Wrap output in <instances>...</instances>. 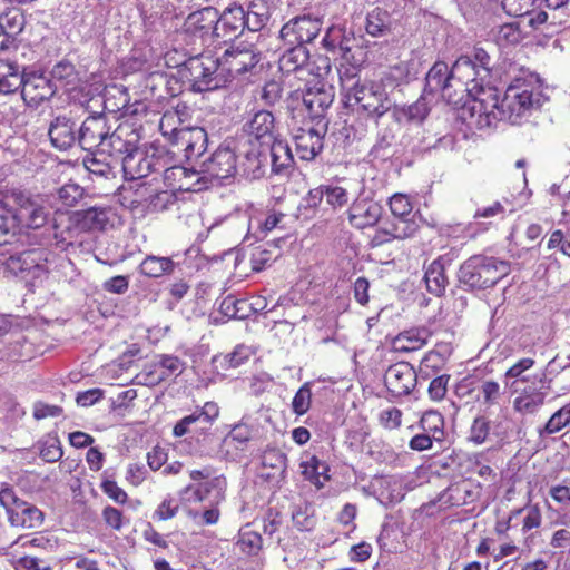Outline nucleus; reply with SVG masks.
I'll use <instances>...</instances> for the list:
<instances>
[{
	"mask_svg": "<svg viewBox=\"0 0 570 570\" xmlns=\"http://www.w3.org/2000/svg\"><path fill=\"white\" fill-rule=\"evenodd\" d=\"M454 94L466 92L472 97L469 107L471 124L483 129L489 124L488 110L495 107V88L490 86L491 57L483 48H474L471 55L461 56L452 66Z\"/></svg>",
	"mask_w": 570,
	"mask_h": 570,
	"instance_id": "nucleus-1",
	"label": "nucleus"
},
{
	"mask_svg": "<svg viewBox=\"0 0 570 570\" xmlns=\"http://www.w3.org/2000/svg\"><path fill=\"white\" fill-rule=\"evenodd\" d=\"M547 99L538 76L529 73L515 78L508 86L502 99L499 98L495 89V107L488 110L489 116L491 115L493 118L489 119L485 128L493 126L499 120L519 124L532 110L539 109Z\"/></svg>",
	"mask_w": 570,
	"mask_h": 570,
	"instance_id": "nucleus-2",
	"label": "nucleus"
},
{
	"mask_svg": "<svg viewBox=\"0 0 570 570\" xmlns=\"http://www.w3.org/2000/svg\"><path fill=\"white\" fill-rule=\"evenodd\" d=\"M510 264L493 256L474 255L468 258L459 269V281L473 289L494 286L509 275Z\"/></svg>",
	"mask_w": 570,
	"mask_h": 570,
	"instance_id": "nucleus-3",
	"label": "nucleus"
},
{
	"mask_svg": "<svg viewBox=\"0 0 570 570\" xmlns=\"http://www.w3.org/2000/svg\"><path fill=\"white\" fill-rule=\"evenodd\" d=\"M390 210L396 218L390 227H380L373 237V243L381 245L390 242L391 239H405L413 237L417 229L419 224L416 220L409 216L412 213L413 206L410 197L405 194H394L389 202Z\"/></svg>",
	"mask_w": 570,
	"mask_h": 570,
	"instance_id": "nucleus-4",
	"label": "nucleus"
},
{
	"mask_svg": "<svg viewBox=\"0 0 570 570\" xmlns=\"http://www.w3.org/2000/svg\"><path fill=\"white\" fill-rule=\"evenodd\" d=\"M186 78L197 92L218 89L227 82L220 70L218 58L209 53L191 57L186 62Z\"/></svg>",
	"mask_w": 570,
	"mask_h": 570,
	"instance_id": "nucleus-5",
	"label": "nucleus"
},
{
	"mask_svg": "<svg viewBox=\"0 0 570 570\" xmlns=\"http://www.w3.org/2000/svg\"><path fill=\"white\" fill-rule=\"evenodd\" d=\"M99 151L109 156L121 157L124 170L131 175L144 177L150 170V161L145 159L142 153L136 150L131 142L124 139V129L121 128L108 134Z\"/></svg>",
	"mask_w": 570,
	"mask_h": 570,
	"instance_id": "nucleus-6",
	"label": "nucleus"
},
{
	"mask_svg": "<svg viewBox=\"0 0 570 570\" xmlns=\"http://www.w3.org/2000/svg\"><path fill=\"white\" fill-rule=\"evenodd\" d=\"M0 505L6 509L12 527L36 529L41 527L45 521L43 512L36 505L18 498L9 485H4L0 490Z\"/></svg>",
	"mask_w": 570,
	"mask_h": 570,
	"instance_id": "nucleus-7",
	"label": "nucleus"
},
{
	"mask_svg": "<svg viewBox=\"0 0 570 570\" xmlns=\"http://www.w3.org/2000/svg\"><path fill=\"white\" fill-rule=\"evenodd\" d=\"M353 97L362 110L377 118L386 114L393 105L384 86L375 81L356 82L353 87Z\"/></svg>",
	"mask_w": 570,
	"mask_h": 570,
	"instance_id": "nucleus-8",
	"label": "nucleus"
},
{
	"mask_svg": "<svg viewBox=\"0 0 570 570\" xmlns=\"http://www.w3.org/2000/svg\"><path fill=\"white\" fill-rule=\"evenodd\" d=\"M185 363L177 356L160 354L155 361L145 365L135 376L137 384L145 386H156L161 382L176 377L183 373Z\"/></svg>",
	"mask_w": 570,
	"mask_h": 570,
	"instance_id": "nucleus-9",
	"label": "nucleus"
},
{
	"mask_svg": "<svg viewBox=\"0 0 570 570\" xmlns=\"http://www.w3.org/2000/svg\"><path fill=\"white\" fill-rule=\"evenodd\" d=\"M12 197L17 206L13 217L17 219L18 227L21 225L28 228H40L46 224L48 210L42 198L21 191L13 193Z\"/></svg>",
	"mask_w": 570,
	"mask_h": 570,
	"instance_id": "nucleus-10",
	"label": "nucleus"
},
{
	"mask_svg": "<svg viewBox=\"0 0 570 570\" xmlns=\"http://www.w3.org/2000/svg\"><path fill=\"white\" fill-rule=\"evenodd\" d=\"M322 29V21L309 14L297 16L281 29V38L287 45L303 46L314 40Z\"/></svg>",
	"mask_w": 570,
	"mask_h": 570,
	"instance_id": "nucleus-11",
	"label": "nucleus"
},
{
	"mask_svg": "<svg viewBox=\"0 0 570 570\" xmlns=\"http://www.w3.org/2000/svg\"><path fill=\"white\" fill-rule=\"evenodd\" d=\"M220 70L228 77H235L254 68L257 62V56L252 48L239 45L227 49L224 55L218 58Z\"/></svg>",
	"mask_w": 570,
	"mask_h": 570,
	"instance_id": "nucleus-12",
	"label": "nucleus"
},
{
	"mask_svg": "<svg viewBox=\"0 0 570 570\" xmlns=\"http://www.w3.org/2000/svg\"><path fill=\"white\" fill-rule=\"evenodd\" d=\"M111 128L108 118L104 114L87 117L78 128V142L85 150H92L102 147L106 137Z\"/></svg>",
	"mask_w": 570,
	"mask_h": 570,
	"instance_id": "nucleus-13",
	"label": "nucleus"
},
{
	"mask_svg": "<svg viewBox=\"0 0 570 570\" xmlns=\"http://www.w3.org/2000/svg\"><path fill=\"white\" fill-rule=\"evenodd\" d=\"M416 372L406 362L391 365L384 374V383L393 396L409 395L416 385Z\"/></svg>",
	"mask_w": 570,
	"mask_h": 570,
	"instance_id": "nucleus-14",
	"label": "nucleus"
},
{
	"mask_svg": "<svg viewBox=\"0 0 570 570\" xmlns=\"http://www.w3.org/2000/svg\"><path fill=\"white\" fill-rule=\"evenodd\" d=\"M42 261V253L38 249H31L10 255L4 264L7 269L14 275H31L32 278H41L47 272Z\"/></svg>",
	"mask_w": 570,
	"mask_h": 570,
	"instance_id": "nucleus-15",
	"label": "nucleus"
},
{
	"mask_svg": "<svg viewBox=\"0 0 570 570\" xmlns=\"http://www.w3.org/2000/svg\"><path fill=\"white\" fill-rule=\"evenodd\" d=\"M56 92L52 81L42 73L31 72L26 76L21 96L27 105L38 107Z\"/></svg>",
	"mask_w": 570,
	"mask_h": 570,
	"instance_id": "nucleus-16",
	"label": "nucleus"
},
{
	"mask_svg": "<svg viewBox=\"0 0 570 570\" xmlns=\"http://www.w3.org/2000/svg\"><path fill=\"white\" fill-rule=\"evenodd\" d=\"M425 90L431 94H441L449 102H456L452 70L443 61H436L425 77Z\"/></svg>",
	"mask_w": 570,
	"mask_h": 570,
	"instance_id": "nucleus-17",
	"label": "nucleus"
},
{
	"mask_svg": "<svg viewBox=\"0 0 570 570\" xmlns=\"http://www.w3.org/2000/svg\"><path fill=\"white\" fill-rule=\"evenodd\" d=\"M207 132L200 127H184L178 134L173 145L184 153L188 159H196L202 156L207 148Z\"/></svg>",
	"mask_w": 570,
	"mask_h": 570,
	"instance_id": "nucleus-18",
	"label": "nucleus"
},
{
	"mask_svg": "<svg viewBox=\"0 0 570 570\" xmlns=\"http://www.w3.org/2000/svg\"><path fill=\"white\" fill-rule=\"evenodd\" d=\"M275 130V119L272 112L267 110L257 111L253 118L245 125V131L249 137V144L257 142L261 147L269 146Z\"/></svg>",
	"mask_w": 570,
	"mask_h": 570,
	"instance_id": "nucleus-19",
	"label": "nucleus"
},
{
	"mask_svg": "<svg viewBox=\"0 0 570 570\" xmlns=\"http://www.w3.org/2000/svg\"><path fill=\"white\" fill-rule=\"evenodd\" d=\"M219 416V406L217 403L206 402L200 409H196L191 414L180 419L174 426L173 434L177 438L191 432V426L202 424L203 429L210 428Z\"/></svg>",
	"mask_w": 570,
	"mask_h": 570,
	"instance_id": "nucleus-20",
	"label": "nucleus"
},
{
	"mask_svg": "<svg viewBox=\"0 0 570 570\" xmlns=\"http://www.w3.org/2000/svg\"><path fill=\"white\" fill-rule=\"evenodd\" d=\"M480 497V484L469 479L450 484L441 494V501L451 507H462L475 502Z\"/></svg>",
	"mask_w": 570,
	"mask_h": 570,
	"instance_id": "nucleus-21",
	"label": "nucleus"
},
{
	"mask_svg": "<svg viewBox=\"0 0 570 570\" xmlns=\"http://www.w3.org/2000/svg\"><path fill=\"white\" fill-rule=\"evenodd\" d=\"M382 206L373 200L361 199L352 204L348 209L350 224L358 229L375 226L382 217Z\"/></svg>",
	"mask_w": 570,
	"mask_h": 570,
	"instance_id": "nucleus-22",
	"label": "nucleus"
},
{
	"mask_svg": "<svg viewBox=\"0 0 570 570\" xmlns=\"http://www.w3.org/2000/svg\"><path fill=\"white\" fill-rule=\"evenodd\" d=\"M217 22V10L206 7L188 16L186 21L187 31L199 37L203 42L216 38L215 24Z\"/></svg>",
	"mask_w": 570,
	"mask_h": 570,
	"instance_id": "nucleus-23",
	"label": "nucleus"
},
{
	"mask_svg": "<svg viewBox=\"0 0 570 570\" xmlns=\"http://www.w3.org/2000/svg\"><path fill=\"white\" fill-rule=\"evenodd\" d=\"M245 27V12L240 6L226 8L215 24L216 38L232 39L239 35Z\"/></svg>",
	"mask_w": 570,
	"mask_h": 570,
	"instance_id": "nucleus-24",
	"label": "nucleus"
},
{
	"mask_svg": "<svg viewBox=\"0 0 570 570\" xmlns=\"http://www.w3.org/2000/svg\"><path fill=\"white\" fill-rule=\"evenodd\" d=\"M250 440V431L246 425H235L223 439L219 454L227 461H237L242 458Z\"/></svg>",
	"mask_w": 570,
	"mask_h": 570,
	"instance_id": "nucleus-25",
	"label": "nucleus"
},
{
	"mask_svg": "<svg viewBox=\"0 0 570 570\" xmlns=\"http://www.w3.org/2000/svg\"><path fill=\"white\" fill-rule=\"evenodd\" d=\"M293 139L295 150L302 160L314 159L323 149V136L314 128H298Z\"/></svg>",
	"mask_w": 570,
	"mask_h": 570,
	"instance_id": "nucleus-26",
	"label": "nucleus"
},
{
	"mask_svg": "<svg viewBox=\"0 0 570 570\" xmlns=\"http://www.w3.org/2000/svg\"><path fill=\"white\" fill-rule=\"evenodd\" d=\"M48 134L51 144L60 150H66L78 141L77 124L66 116L57 117L51 122Z\"/></svg>",
	"mask_w": 570,
	"mask_h": 570,
	"instance_id": "nucleus-27",
	"label": "nucleus"
},
{
	"mask_svg": "<svg viewBox=\"0 0 570 570\" xmlns=\"http://www.w3.org/2000/svg\"><path fill=\"white\" fill-rule=\"evenodd\" d=\"M236 155L229 148H219L204 163V171L216 179H225L236 171Z\"/></svg>",
	"mask_w": 570,
	"mask_h": 570,
	"instance_id": "nucleus-28",
	"label": "nucleus"
},
{
	"mask_svg": "<svg viewBox=\"0 0 570 570\" xmlns=\"http://www.w3.org/2000/svg\"><path fill=\"white\" fill-rule=\"evenodd\" d=\"M114 213L108 207H90L75 213L77 226L82 230H105L112 225Z\"/></svg>",
	"mask_w": 570,
	"mask_h": 570,
	"instance_id": "nucleus-29",
	"label": "nucleus"
},
{
	"mask_svg": "<svg viewBox=\"0 0 570 570\" xmlns=\"http://www.w3.org/2000/svg\"><path fill=\"white\" fill-rule=\"evenodd\" d=\"M334 89L322 82L308 88L303 95V102L313 117H321L333 104Z\"/></svg>",
	"mask_w": 570,
	"mask_h": 570,
	"instance_id": "nucleus-30",
	"label": "nucleus"
},
{
	"mask_svg": "<svg viewBox=\"0 0 570 570\" xmlns=\"http://www.w3.org/2000/svg\"><path fill=\"white\" fill-rule=\"evenodd\" d=\"M432 336L428 327H412L399 333L392 341V347L396 352H414L424 347Z\"/></svg>",
	"mask_w": 570,
	"mask_h": 570,
	"instance_id": "nucleus-31",
	"label": "nucleus"
},
{
	"mask_svg": "<svg viewBox=\"0 0 570 570\" xmlns=\"http://www.w3.org/2000/svg\"><path fill=\"white\" fill-rule=\"evenodd\" d=\"M26 76L19 65L7 59H0V92L10 95L22 89Z\"/></svg>",
	"mask_w": 570,
	"mask_h": 570,
	"instance_id": "nucleus-32",
	"label": "nucleus"
},
{
	"mask_svg": "<svg viewBox=\"0 0 570 570\" xmlns=\"http://www.w3.org/2000/svg\"><path fill=\"white\" fill-rule=\"evenodd\" d=\"M426 288L431 294L441 296L448 284V276L445 275V267L441 258L434 259L425 272Z\"/></svg>",
	"mask_w": 570,
	"mask_h": 570,
	"instance_id": "nucleus-33",
	"label": "nucleus"
},
{
	"mask_svg": "<svg viewBox=\"0 0 570 570\" xmlns=\"http://www.w3.org/2000/svg\"><path fill=\"white\" fill-rule=\"evenodd\" d=\"M264 147L271 153L274 173H281L293 164L292 149L286 141L274 138L269 146Z\"/></svg>",
	"mask_w": 570,
	"mask_h": 570,
	"instance_id": "nucleus-34",
	"label": "nucleus"
},
{
	"mask_svg": "<svg viewBox=\"0 0 570 570\" xmlns=\"http://www.w3.org/2000/svg\"><path fill=\"white\" fill-rule=\"evenodd\" d=\"M429 111L428 102L422 97L407 107H395L393 117L397 122H422L429 115Z\"/></svg>",
	"mask_w": 570,
	"mask_h": 570,
	"instance_id": "nucleus-35",
	"label": "nucleus"
},
{
	"mask_svg": "<svg viewBox=\"0 0 570 570\" xmlns=\"http://www.w3.org/2000/svg\"><path fill=\"white\" fill-rule=\"evenodd\" d=\"M151 197L150 188L144 184H139L135 189L132 187L122 189L120 193V203L129 209H136L140 206L150 205L153 203Z\"/></svg>",
	"mask_w": 570,
	"mask_h": 570,
	"instance_id": "nucleus-36",
	"label": "nucleus"
},
{
	"mask_svg": "<svg viewBox=\"0 0 570 570\" xmlns=\"http://www.w3.org/2000/svg\"><path fill=\"white\" fill-rule=\"evenodd\" d=\"M279 59L281 69L285 72H295L301 70L308 61V51L304 46L291 45Z\"/></svg>",
	"mask_w": 570,
	"mask_h": 570,
	"instance_id": "nucleus-37",
	"label": "nucleus"
},
{
	"mask_svg": "<svg viewBox=\"0 0 570 570\" xmlns=\"http://www.w3.org/2000/svg\"><path fill=\"white\" fill-rule=\"evenodd\" d=\"M544 400V392L524 390L519 396L514 399L513 407L519 413L533 414L543 405Z\"/></svg>",
	"mask_w": 570,
	"mask_h": 570,
	"instance_id": "nucleus-38",
	"label": "nucleus"
},
{
	"mask_svg": "<svg viewBox=\"0 0 570 570\" xmlns=\"http://www.w3.org/2000/svg\"><path fill=\"white\" fill-rule=\"evenodd\" d=\"M285 215L282 213L269 212L264 219L255 218L249 220V232L254 229L255 239H264L269 232L278 227Z\"/></svg>",
	"mask_w": 570,
	"mask_h": 570,
	"instance_id": "nucleus-39",
	"label": "nucleus"
},
{
	"mask_svg": "<svg viewBox=\"0 0 570 570\" xmlns=\"http://www.w3.org/2000/svg\"><path fill=\"white\" fill-rule=\"evenodd\" d=\"M299 468L304 478L318 488L323 485L321 476H324V480L328 479L325 474L327 465L315 455L307 456L306 460L301 461Z\"/></svg>",
	"mask_w": 570,
	"mask_h": 570,
	"instance_id": "nucleus-40",
	"label": "nucleus"
},
{
	"mask_svg": "<svg viewBox=\"0 0 570 570\" xmlns=\"http://www.w3.org/2000/svg\"><path fill=\"white\" fill-rule=\"evenodd\" d=\"M139 268L148 277H160L173 271L174 262L169 257L147 256Z\"/></svg>",
	"mask_w": 570,
	"mask_h": 570,
	"instance_id": "nucleus-41",
	"label": "nucleus"
},
{
	"mask_svg": "<svg viewBox=\"0 0 570 570\" xmlns=\"http://www.w3.org/2000/svg\"><path fill=\"white\" fill-rule=\"evenodd\" d=\"M421 429L441 443L444 439V419L436 411H426L420 420Z\"/></svg>",
	"mask_w": 570,
	"mask_h": 570,
	"instance_id": "nucleus-42",
	"label": "nucleus"
},
{
	"mask_svg": "<svg viewBox=\"0 0 570 570\" xmlns=\"http://www.w3.org/2000/svg\"><path fill=\"white\" fill-rule=\"evenodd\" d=\"M181 116L183 112L176 108L165 111L160 118L159 130L171 144L176 139V134L184 128L180 126Z\"/></svg>",
	"mask_w": 570,
	"mask_h": 570,
	"instance_id": "nucleus-43",
	"label": "nucleus"
},
{
	"mask_svg": "<svg viewBox=\"0 0 570 570\" xmlns=\"http://www.w3.org/2000/svg\"><path fill=\"white\" fill-rule=\"evenodd\" d=\"M244 156L245 163H243V166L245 174L252 175L253 177L262 175V168L266 161L265 147L253 146L244 153Z\"/></svg>",
	"mask_w": 570,
	"mask_h": 570,
	"instance_id": "nucleus-44",
	"label": "nucleus"
},
{
	"mask_svg": "<svg viewBox=\"0 0 570 570\" xmlns=\"http://www.w3.org/2000/svg\"><path fill=\"white\" fill-rule=\"evenodd\" d=\"M450 354L451 347L449 344H438L432 351L424 355L421 365L423 368L438 371L443 367Z\"/></svg>",
	"mask_w": 570,
	"mask_h": 570,
	"instance_id": "nucleus-45",
	"label": "nucleus"
},
{
	"mask_svg": "<svg viewBox=\"0 0 570 570\" xmlns=\"http://www.w3.org/2000/svg\"><path fill=\"white\" fill-rule=\"evenodd\" d=\"M523 33L518 23H504L494 30V40L500 47L513 46L519 43Z\"/></svg>",
	"mask_w": 570,
	"mask_h": 570,
	"instance_id": "nucleus-46",
	"label": "nucleus"
},
{
	"mask_svg": "<svg viewBox=\"0 0 570 570\" xmlns=\"http://www.w3.org/2000/svg\"><path fill=\"white\" fill-rule=\"evenodd\" d=\"M501 395V386L493 380L482 381L478 386L476 399L488 407L498 404Z\"/></svg>",
	"mask_w": 570,
	"mask_h": 570,
	"instance_id": "nucleus-47",
	"label": "nucleus"
},
{
	"mask_svg": "<svg viewBox=\"0 0 570 570\" xmlns=\"http://www.w3.org/2000/svg\"><path fill=\"white\" fill-rule=\"evenodd\" d=\"M387 13L381 9L372 10L366 18V32L372 37H381L387 31Z\"/></svg>",
	"mask_w": 570,
	"mask_h": 570,
	"instance_id": "nucleus-48",
	"label": "nucleus"
},
{
	"mask_svg": "<svg viewBox=\"0 0 570 570\" xmlns=\"http://www.w3.org/2000/svg\"><path fill=\"white\" fill-rule=\"evenodd\" d=\"M570 423V407L563 406L560 410H558L549 419V421L546 423V425L539 430L540 436L543 434H553L559 431H561L564 426H567Z\"/></svg>",
	"mask_w": 570,
	"mask_h": 570,
	"instance_id": "nucleus-49",
	"label": "nucleus"
},
{
	"mask_svg": "<svg viewBox=\"0 0 570 570\" xmlns=\"http://www.w3.org/2000/svg\"><path fill=\"white\" fill-rule=\"evenodd\" d=\"M51 76L55 80L60 81L63 86L75 85L78 80L75 66L68 61L58 62L52 68Z\"/></svg>",
	"mask_w": 570,
	"mask_h": 570,
	"instance_id": "nucleus-50",
	"label": "nucleus"
},
{
	"mask_svg": "<svg viewBox=\"0 0 570 570\" xmlns=\"http://www.w3.org/2000/svg\"><path fill=\"white\" fill-rule=\"evenodd\" d=\"M239 550L246 554H256L262 548V538L255 531L244 530L237 541Z\"/></svg>",
	"mask_w": 570,
	"mask_h": 570,
	"instance_id": "nucleus-51",
	"label": "nucleus"
},
{
	"mask_svg": "<svg viewBox=\"0 0 570 570\" xmlns=\"http://www.w3.org/2000/svg\"><path fill=\"white\" fill-rule=\"evenodd\" d=\"M518 513H524L521 529L523 533L539 528L542 523L541 509L538 504L524 507Z\"/></svg>",
	"mask_w": 570,
	"mask_h": 570,
	"instance_id": "nucleus-52",
	"label": "nucleus"
},
{
	"mask_svg": "<svg viewBox=\"0 0 570 570\" xmlns=\"http://www.w3.org/2000/svg\"><path fill=\"white\" fill-rule=\"evenodd\" d=\"M534 6V0H502V7L505 12L514 17L530 16Z\"/></svg>",
	"mask_w": 570,
	"mask_h": 570,
	"instance_id": "nucleus-53",
	"label": "nucleus"
},
{
	"mask_svg": "<svg viewBox=\"0 0 570 570\" xmlns=\"http://www.w3.org/2000/svg\"><path fill=\"white\" fill-rule=\"evenodd\" d=\"M490 433V421L485 416H478L473 420L470 429V441L475 444L485 442Z\"/></svg>",
	"mask_w": 570,
	"mask_h": 570,
	"instance_id": "nucleus-54",
	"label": "nucleus"
},
{
	"mask_svg": "<svg viewBox=\"0 0 570 570\" xmlns=\"http://www.w3.org/2000/svg\"><path fill=\"white\" fill-rule=\"evenodd\" d=\"M253 353L252 347L240 344L237 345L232 353L225 355L223 361L228 367L235 368L246 362Z\"/></svg>",
	"mask_w": 570,
	"mask_h": 570,
	"instance_id": "nucleus-55",
	"label": "nucleus"
},
{
	"mask_svg": "<svg viewBox=\"0 0 570 570\" xmlns=\"http://www.w3.org/2000/svg\"><path fill=\"white\" fill-rule=\"evenodd\" d=\"M345 28L340 26H332L327 29L325 36L322 39L323 47L333 53H336L337 46L342 45L344 39Z\"/></svg>",
	"mask_w": 570,
	"mask_h": 570,
	"instance_id": "nucleus-56",
	"label": "nucleus"
},
{
	"mask_svg": "<svg viewBox=\"0 0 570 570\" xmlns=\"http://www.w3.org/2000/svg\"><path fill=\"white\" fill-rule=\"evenodd\" d=\"M17 230L18 224L13 213L0 200V237L10 233L16 234Z\"/></svg>",
	"mask_w": 570,
	"mask_h": 570,
	"instance_id": "nucleus-57",
	"label": "nucleus"
},
{
	"mask_svg": "<svg viewBox=\"0 0 570 570\" xmlns=\"http://www.w3.org/2000/svg\"><path fill=\"white\" fill-rule=\"evenodd\" d=\"M402 411L397 407L385 409L381 411L379 422L386 430H396L402 424Z\"/></svg>",
	"mask_w": 570,
	"mask_h": 570,
	"instance_id": "nucleus-58",
	"label": "nucleus"
},
{
	"mask_svg": "<svg viewBox=\"0 0 570 570\" xmlns=\"http://www.w3.org/2000/svg\"><path fill=\"white\" fill-rule=\"evenodd\" d=\"M312 393L307 384H304L295 394L292 406L293 411L298 414H305L311 406Z\"/></svg>",
	"mask_w": 570,
	"mask_h": 570,
	"instance_id": "nucleus-59",
	"label": "nucleus"
},
{
	"mask_svg": "<svg viewBox=\"0 0 570 570\" xmlns=\"http://www.w3.org/2000/svg\"><path fill=\"white\" fill-rule=\"evenodd\" d=\"M58 197L63 205L71 207L82 197V188L76 184H66L58 190Z\"/></svg>",
	"mask_w": 570,
	"mask_h": 570,
	"instance_id": "nucleus-60",
	"label": "nucleus"
},
{
	"mask_svg": "<svg viewBox=\"0 0 570 570\" xmlns=\"http://www.w3.org/2000/svg\"><path fill=\"white\" fill-rule=\"evenodd\" d=\"M326 202L333 207H342L348 202L347 191L340 186H324Z\"/></svg>",
	"mask_w": 570,
	"mask_h": 570,
	"instance_id": "nucleus-61",
	"label": "nucleus"
},
{
	"mask_svg": "<svg viewBox=\"0 0 570 570\" xmlns=\"http://www.w3.org/2000/svg\"><path fill=\"white\" fill-rule=\"evenodd\" d=\"M548 248H559L564 255L570 256V233L564 235L561 230H554L549 238Z\"/></svg>",
	"mask_w": 570,
	"mask_h": 570,
	"instance_id": "nucleus-62",
	"label": "nucleus"
},
{
	"mask_svg": "<svg viewBox=\"0 0 570 570\" xmlns=\"http://www.w3.org/2000/svg\"><path fill=\"white\" fill-rule=\"evenodd\" d=\"M449 376L441 375L433 379L429 385V395L434 401H441L448 391Z\"/></svg>",
	"mask_w": 570,
	"mask_h": 570,
	"instance_id": "nucleus-63",
	"label": "nucleus"
},
{
	"mask_svg": "<svg viewBox=\"0 0 570 570\" xmlns=\"http://www.w3.org/2000/svg\"><path fill=\"white\" fill-rule=\"evenodd\" d=\"M104 289L114 294H124L129 287V279L127 276L118 275L107 279L104 285Z\"/></svg>",
	"mask_w": 570,
	"mask_h": 570,
	"instance_id": "nucleus-64",
	"label": "nucleus"
}]
</instances>
